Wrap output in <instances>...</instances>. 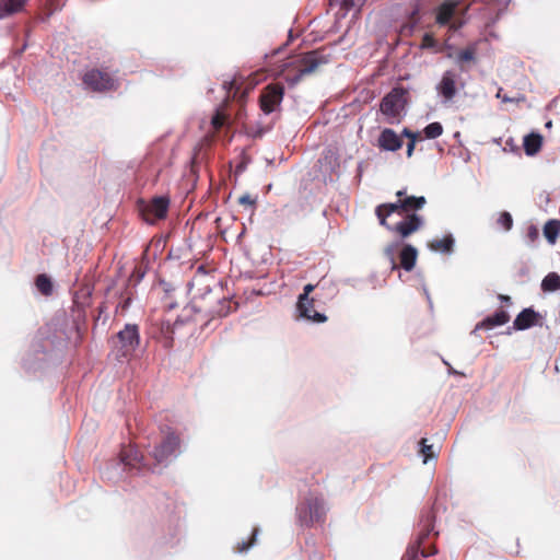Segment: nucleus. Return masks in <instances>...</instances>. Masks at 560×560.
<instances>
[{"instance_id":"18","label":"nucleus","mask_w":560,"mask_h":560,"mask_svg":"<svg viewBox=\"0 0 560 560\" xmlns=\"http://www.w3.org/2000/svg\"><path fill=\"white\" fill-rule=\"evenodd\" d=\"M542 144V136L538 132H530L524 137L523 145L528 156L537 154Z\"/></svg>"},{"instance_id":"45","label":"nucleus","mask_w":560,"mask_h":560,"mask_svg":"<svg viewBox=\"0 0 560 560\" xmlns=\"http://www.w3.org/2000/svg\"><path fill=\"white\" fill-rule=\"evenodd\" d=\"M410 133H411V130H410V129H408V128H404V130H402V132H401V136H404V137L408 138V136H410Z\"/></svg>"},{"instance_id":"33","label":"nucleus","mask_w":560,"mask_h":560,"mask_svg":"<svg viewBox=\"0 0 560 560\" xmlns=\"http://www.w3.org/2000/svg\"><path fill=\"white\" fill-rule=\"evenodd\" d=\"M498 224H500L504 230L510 231L513 226L512 215L506 211L501 212L498 218Z\"/></svg>"},{"instance_id":"14","label":"nucleus","mask_w":560,"mask_h":560,"mask_svg":"<svg viewBox=\"0 0 560 560\" xmlns=\"http://www.w3.org/2000/svg\"><path fill=\"white\" fill-rule=\"evenodd\" d=\"M539 317V313L533 308H524L514 319L512 328L515 330L528 329L537 324Z\"/></svg>"},{"instance_id":"28","label":"nucleus","mask_w":560,"mask_h":560,"mask_svg":"<svg viewBox=\"0 0 560 560\" xmlns=\"http://www.w3.org/2000/svg\"><path fill=\"white\" fill-rule=\"evenodd\" d=\"M314 288L315 287L311 283L306 284L303 288V293L300 294V296H299L296 308H300L303 312V314H306L305 305L310 304L311 299L308 298V295L314 290Z\"/></svg>"},{"instance_id":"4","label":"nucleus","mask_w":560,"mask_h":560,"mask_svg":"<svg viewBox=\"0 0 560 560\" xmlns=\"http://www.w3.org/2000/svg\"><path fill=\"white\" fill-rule=\"evenodd\" d=\"M407 90L396 86L382 98L380 110L387 117L388 122H394L400 117L407 104Z\"/></svg>"},{"instance_id":"32","label":"nucleus","mask_w":560,"mask_h":560,"mask_svg":"<svg viewBox=\"0 0 560 560\" xmlns=\"http://www.w3.org/2000/svg\"><path fill=\"white\" fill-rule=\"evenodd\" d=\"M420 444V453L423 456V463H427L430 458L434 457L433 446L427 444V439H421Z\"/></svg>"},{"instance_id":"36","label":"nucleus","mask_w":560,"mask_h":560,"mask_svg":"<svg viewBox=\"0 0 560 560\" xmlns=\"http://www.w3.org/2000/svg\"><path fill=\"white\" fill-rule=\"evenodd\" d=\"M224 115L220 113L219 110L215 112V114L211 118V124L215 129H220L224 124Z\"/></svg>"},{"instance_id":"38","label":"nucleus","mask_w":560,"mask_h":560,"mask_svg":"<svg viewBox=\"0 0 560 560\" xmlns=\"http://www.w3.org/2000/svg\"><path fill=\"white\" fill-rule=\"evenodd\" d=\"M238 202H240L241 205H245V206L254 207V206H255L256 200H255L254 198H252V196H250V195H243L242 197H240Z\"/></svg>"},{"instance_id":"23","label":"nucleus","mask_w":560,"mask_h":560,"mask_svg":"<svg viewBox=\"0 0 560 560\" xmlns=\"http://www.w3.org/2000/svg\"><path fill=\"white\" fill-rule=\"evenodd\" d=\"M560 233V221L559 220H549L544 226V235L547 238L548 243L553 245L557 242L558 235Z\"/></svg>"},{"instance_id":"49","label":"nucleus","mask_w":560,"mask_h":560,"mask_svg":"<svg viewBox=\"0 0 560 560\" xmlns=\"http://www.w3.org/2000/svg\"><path fill=\"white\" fill-rule=\"evenodd\" d=\"M546 127L550 128L551 127V121L546 122Z\"/></svg>"},{"instance_id":"44","label":"nucleus","mask_w":560,"mask_h":560,"mask_svg":"<svg viewBox=\"0 0 560 560\" xmlns=\"http://www.w3.org/2000/svg\"><path fill=\"white\" fill-rule=\"evenodd\" d=\"M396 196H397L398 199L405 198V196H407L406 190L405 189L398 190L396 192Z\"/></svg>"},{"instance_id":"15","label":"nucleus","mask_w":560,"mask_h":560,"mask_svg":"<svg viewBox=\"0 0 560 560\" xmlns=\"http://www.w3.org/2000/svg\"><path fill=\"white\" fill-rule=\"evenodd\" d=\"M457 2L445 1L439 8L436 12V23L440 26L448 25L455 14Z\"/></svg>"},{"instance_id":"22","label":"nucleus","mask_w":560,"mask_h":560,"mask_svg":"<svg viewBox=\"0 0 560 560\" xmlns=\"http://www.w3.org/2000/svg\"><path fill=\"white\" fill-rule=\"evenodd\" d=\"M296 310L300 317L313 323H324L327 319L323 313L314 311V300H310V304L305 305L306 314H303L300 308Z\"/></svg>"},{"instance_id":"21","label":"nucleus","mask_w":560,"mask_h":560,"mask_svg":"<svg viewBox=\"0 0 560 560\" xmlns=\"http://www.w3.org/2000/svg\"><path fill=\"white\" fill-rule=\"evenodd\" d=\"M236 305L237 304L232 302L229 298L219 299L217 306L211 310V314L217 317H224L236 310Z\"/></svg>"},{"instance_id":"42","label":"nucleus","mask_w":560,"mask_h":560,"mask_svg":"<svg viewBox=\"0 0 560 560\" xmlns=\"http://www.w3.org/2000/svg\"><path fill=\"white\" fill-rule=\"evenodd\" d=\"M497 96H498L499 98H502V101H503L504 103L512 102V98L506 97V95H503V96L501 95V90L498 92Z\"/></svg>"},{"instance_id":"31","label":"nucleus","mask_w":560,"mask_h":560,"mask_svg":"<svg viewBox=\"0 0 560 560\" xmlns=\"http://www.w3.org/2000/svg\"><path fill=\"white\" fill-rule=\"evenodd\" d=\"M258 528H254L253 529V533H252V536L250 538L247 540V541H242V542H238L236 546H235V551L237 552H245L247 551L252 546L255 545L256 542V538H257V535H258Z\"/></svg>"},{"instance_id":"30","label":"nucleus","mask_w":560,"mask_h":560,"mask_svg":"<svg viewBox=\"0 0 560 560\" xmlns=\"http://www.w3.org/2000/svg\"><path fill=\"white\" fill-rule=\"evenodd\" d=\"M476 48L470 46L466 49L460 50L456 56V61L458 63L469 62L475 60Z\"/></svg>"},{"instance_id":"27","label":"nucleus","mask_w":560,"mask_h":560,"mask_svg":"<svg viewBox=\"0 0 560 560\" xmlns=\"http://www.w3.org/2000/svg\"><path fill=\"white\" fill-rule=\"evenodd\" d=\"M423 133L427 139H436L443 133V126L438 121L431 122L424 127Z\"/></svg>"},{"instance_id":"41","label":"nucleus","mask_w":560,"mask_h":560,"mask_svg":"<svg viewBox=\"0 0 560 560\" xmlns=\"http://www.w3.org/2000/svg\"><path fill=\"white\" fill-rule=\"evenodd\" d=\"M418 136L419 135L417 132L411 131L410 136H408L409 142H416L418 139Z\"/></svg>"},{"instance_id":"11","label":"nucleus","mask_w":560,"mask_h":560,"mask_svg":"<svg viewBox=\"0 0 560 560\" xmlns=\"http://www.w3.org/2000/svg\"><path fill=\"white\" fill-rule=\"evenodd\" d=\"M170 200L166 197H155L147 205L144 213L148 215L147 221L153 223L155 220L164 219L167 214Z\"/></svg>"},{"instance_id":"43","label":"nucleus","mask_w":560,"mask_h":560,"mask_svg":"<svg viewBox=\"0 0 560 560\" xmlns=\"http://www.w3.org/2000/svg\"><path fill=\"white\" fill-rule=\"evenodd\" d=\"M462 26H463V23H462V22H458V23H455V22H454V23H452V24H451V26H450V27H451V30H453V31H457V30H458V28H460Z\"/></svg>"},{"instance_id":"24","label":"nucleus","mask_w":560,"mask_h":560,"mask_svg":"<svg viewBox=\"0 0 560 560\" xmlns=\"http://www.w3.org/2000/svg\"><path fill=\"white\" fill-rule=\"evenodd\" d=\"M36 289L45 296H49L52 294L54 284L51 279L45 275L40 273L35 279Z\"/></svg>"},{"instance_id":"26","label":"nucleus","mask_w":560,"mask_h":560,"mask_svg":"<svg viewBox=\"0 0 560 560\" xmlns=\"http://www.w3.org/2000/svg\"><path fill=\"white\" fill-rule=\"evenodd\" d=\"M454 246V238L452 235H447L440 240H433L430 244V248L433 250H440L442 253H451Z\"/></svg>"},{"instance_id":"8","label":"nucleus","mask_w":560,"mask_h":560,"mask_svg":"<svg viewBox=\"0 0 560 560\" xmlns=\"http://www.w3.org/2000/svg\"><path fill=\"white\" fill-rule=\"evenodd\" d=\"M423 224L424 220L422 217L416 213H411L398 222L395 226L386 225V228L398 233L402 238H405L421 229Z\"/></svg>"},{"instance_id":"3","label":"nucleus","mask_w":560,"mask_h":560,"mask_svg":"<svg viewBox=\"0 0 560 560\" xmlns=\"http://www.w3.org/2000/svg\"><path fill=\"white\" fill-rule=\"evenodd\" d=\"M330 54L326 49H315L302 56L299 60L300 68L298 73L292 77H287L285 81L290 86L296 85L304 75L313 73L319 66L328 63Z\"/></svg>"},{"instance_id":"2","label":"nucleus","mask_w":560,"mask_h":560,"mask_svg":"<svg viewBox=\"0 0 560 560\" xmlns=\"http://www.w3.org/2000/svg\"><path fill=\"white\" fill-rule=\"evenodd\" d=\"M466 82L456 69L445 70L435 84V92L443 105L451 104L458 93L464 90Z\"/></svg>"},{"instance_id":"34","label":"nucleus","mask_w":560,"mask_h":560,"mask_svg":"<svg viewBox=\"0 0 560 560\" xmlns=\"http://www.w3.org/2000/svg\"><path fill=\"white\" fill-rule=\"evenodd\" d=\"M539 237V230L536 225L532 224L527 228L526 240L528 243L534 244Z\"/></svg>"},{"instance_id":"9","label":"nucleus","mask_w":560,"mask_h":560,"mask_svg":"<svg viewBox=\"0 0 560 560\" xmlns=\"http://www.w3.org/2000/svg\"><path fill=\"white\" fill-rule=\"evenodd\" d=\"M433 521L434 516L432 515V513H428L425 518L422 521V528L417 539V548L420 550L421 556L424 558L436 553V549L433 545L430 546L429 548L425 546V541L429 539L434 528Z\"/></svg>"},{"instance_id":"40","label":"nucleus","mask_w":560,"mask_h":560,"mask_svg":"<svg viewBox=\"0 0 560 560\" xmlns=\"http://www.w3.org/2000/svg\"><path fill=\"white\" fill-rule=\"evenodd\" d=\"M416 147V142H408L407 143V156L410 158L413 153Z\"/></svg>"},{"instance_id":"50","label":"nucleus","mask_w":560,"mask_h":560,"mask_svg":"<svg viewBox=\"0 0 560 560\" xmlns=\"http://www.w3.org/2000/svg\"><path fill=\"white\" fill-rule=\"evenodd\" d=\"M102 312H103V306H100V314H102ZM100 316H101V315H98V317H100Z\"/></svg>"},{"instance_id":"10","label":"nucleus","mask_w":560,"mask_h":560,"mask_svg":"<svg viewBox=\"0 0 560 560\" xmlns=\"http://www.w3.org/2000/svg\"><path fill=\"white\" fill-rule=\"evenodd\" d=\"M179 447V438L175 434H167L163 438L161 443L154 447L153 457L156 462L162 463L171 455L175 454Z\"/></svg>"},{"instance_id":"16","label":"nucleus","mask_w":560,"mask_h":560,"mask_svg":"<svg viewBox=\"0 0 560 560\" xmlns=\"http://www.w3.org/2000/svg\"><path fill=\"white\" fill-rule=\"evenodd\" d=\"M376 217L380 220V224L385 226L388 225L386 223V218L393 213L404 214L400 210V199H397L395 202L383 203L376 207L375 210Z\"/></svg>"},{"instance_id":"19","label":"nucleus","mask_w":560,"mask_h":560,"mask_svg":"<svg viewBox=\"0 0 560 560\" xmlns=\"http://www.w3.org/2000/svg\"><path fill=\"white\" fill-rule=\"evenodd\" d=\"M418 250L410 244L404 246L400 252V265L406 271L413 269L417 261Z\"/></svg>"},{"instance_id":"37","label":"nucleus","mask_w":560,"mask_h":560,"mask_svg":"<svg viewBox=\"0 0 560 560\" xmlns=\"http://www.w3.org/2000/svg\"><path fill=\"white\" fill-rule=\"evenodd\" d=\"M342 7H345L347 10L353 9V8H361L363 2L365 0H340Z\"/></svg>"},{"instance_id":"13","label":"nucleus","mask_w":560,"mask_h":560,"mask_svg":"<svg viewBox=\"0 0 560 560\" xmlns=\"http://www.w3.org/2000/svg\"><path fill=\"white\" fill-rule=\"evenodd\" d=\"M510 319V315L503 311L499 310L493 315L487 316L480 323H478L472 331L475 334L479 329L490 330L494 327L502 326L506 324Z\"/></svg>"},{"instance_id":"7","label":"nucleus","mask_w":560,"mask_h":560,"mask_svg":"<svg viewBox=\"0 0 560 560\" xmlns=\"http://www.w3.org/2000/svg\"><path fill=\"white\" fill-rule=\"evenodd\" d=\"M83 83L93 91L103 92L115 88V80L100 70L88 71L83 77Z\"/></svg>"},{"instance_id":"47","label":"nucleus","mask_w":560,"mask_h":560,"mask_svg":"<svg viewBox=\"0 0 560 560\" xmlns=\"http://www.w3.org/2000/svg\"><path fill=\"white\" fill-rule=\"evenodd\" d=\"M408 560H419L418 556H417V551L411 557H409Z\"/></svg>"},{"instance_id":"5","label":"nucleus","mask_w":560,"mask_h":560,"mask_svg":"<svg viewBox=\"0 0 560 560\" xmlns=\"http://www.w3.org/2000/svg\"><path fill=\"white\" fill-rule=\"evenodd\" d=\"M325 514L323 500L318 498L310 499L305 505L299 508V518L306 526L323 522Z\"/></svg>"},{"instance_id":"6","label":"nucleus","mask_w":560,"mask_h":560,"mask_svg":"<svg viewBox=\"0 0 560 560\" xmlns=\"http://www.w3.org/2000/svg\"><path fill=\"white\" fill-rule=\"evenodd\" d=\"M284 89L281 84L267 85L260 95V108L268 115L277 110L283 100Z\"/></svg>"},{"instance_id":"1","label":"nucleus","mask_w":560,"mask_h":560,"mask_svg":"<svg viewBox=\"0 0 560 560\" xmlns=\"http://www.w3.org/2000/svg\"><path fill=\"white\" fill-rule=\"evenodd\" d=\"M140 343L139 326L137 324H126L113 339V350L118 359H130L136 354Z\"/></svg>"},{"instance_id":"17","label":"nucleus","mask_w":560,"mask_h":560,"mask_svg":"<svg viewBox=\"0 0 560 560\" xmlns=\"http://www.w3.org/2000/svg\"><path fill=\"white\" fill-rule=\"evenodd\" d=\"M425 203L427 200L423 196H405V198H400V210L408 215L423 208Z\"/></svg>"},{"instance_id":"12","label":"nucleus","mask_w":560,"mask_h":560,"mask_svg":"<svg viewBox=\"0 0 560 560\" xmlns=\"http://www.w3.org/2000/svg\"><path fill=\"white\" fill-rule=\"evenodd\" d=\"M378 147L384 151L395 152L402 147V140L393 129L385 128L378 137Z\"/></svg>"},{"instance_id":"48","label":"nucleus","mask_w":560,"mask_h":560,"mask_svg":"<svg viewBox=\"0 0 560 560\" xmlns=\"http://www.w3.org/2000/svg\"><path fill=\"white\" fill-rule=\"evenodd\" d=\"M228 84H229V82H224V83H223V88H224V89H226ZM231 84H232V83L230 82V85H231Z\"/></svg>"},{"instance_id":"46","label":"nucleus","mask_w":560,"mask_h":560,"mask_svg":"<svg viewBox=\"0 0 560 560\" xmlns=\"http://www.w3.org/2000/svg\"><path fill=\"white\" fill-rule=\"evenodd\" d=\"M443 362H444V364H446V365L450 368V369H448L450 373L458 374V372H457V371H455L454 369H452V368H451V365L448 364V362H446V361H443Z\"/></svg>"},{"instance_id":"25","label":"nucleus","mask_w":560,"mask_h":560,"mask_svg":"<svg viewBox=\"0 0 560 560\" xmlns=\"http://www.w3.org/2000/svg\"><path fill=\"white\" fill-rule=\"evenodd\" d=\"M544 292H555L560 289V276L557 272H549L541 281Z\"/></svg>"},{"instance_id":"20","label":"nucleus","mask_w":560,"mask_h":560,"mask_svg":"<svg viewBox=\"0 0 560 560\" xmlns=\"http://www.w3.org/2000/svg\"><path fill=\"white\" fill-rule=\"evenodd\" d=\"M26 0H0V20L21 11Z\"/></svg>"},{"instance_id":"29","label":"nucleus","mask_w":560,"mask_h":560,"mask_svg":"<svg viewBox=\"0 0 560 560\" xmlns=\"http://www.w3.org/2000/svg\"><path fill=\"white\" fill-rule=\"evenodd\" d=\"M121 458H122V462L125 463V465L130 466L131 468H140V465H139L140 459L138 458L137 451H133V450L124 451L121 453Z\"/></svg>"},{"instance_id":"39","label":"nucleus","mask_w":560,"mask_h":560,"mask_svg":"<svg viewBox=\"0 0 560 560\" xmlns=\"http://www.w3.org/2000/svg\"><path fill=\"white\" fill-rule=\"evenodd\" d=\"M131 304V298L130 296H127L121 302L118 303L117 305V310H121V311H127L129 308Z\"/></svg>"},{"instance_id":"35","label":"nucleus","mask_w":560,"mask_h":560,"mask_svg":"<svg viewBox=\"0 0 560 560\" xmlns=\"http://www.w3.org/2000/svg\"><path fill=\"white\" fill-rule=\"evenodd\" d=\"M398 246H399V244H398V243H396V244H393V245H390V246H388V247L386 248V255L388 256V258H389V260H390L392 269H393V270H395V269H397V268H398V267H397V264H396V261H395V252H396V249H397V247H398Z\"/></svg>"}]
</instances>
